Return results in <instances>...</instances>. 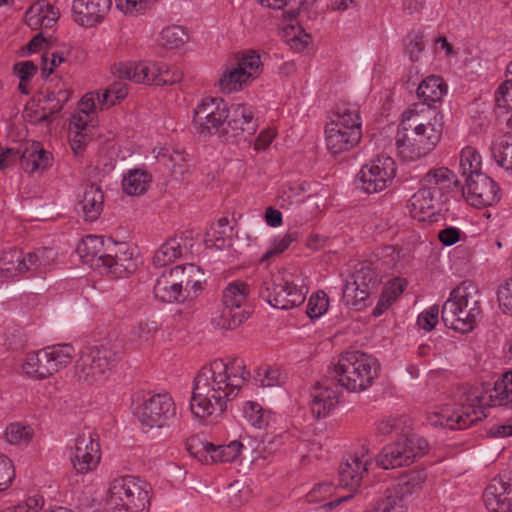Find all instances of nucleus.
<instances>
[{"mask_svg": "<svg viewBox=\"0 0 512 512\" xmlns=\"http://www.w3.org/2000/svg\"><path fill=\"white\" fill-rule=\"evenodd\" d=\"M483 501L490 512H512V475L504 471L495 476L483 493Z\"/></svg>", "mask_w": 512, "mask_h": 512, "instance_id": "f3484780", "label": "nucleus"}, {"mask_svg": "<svg viewBox=\"0 0 512 512\" xmlns=\"http://www.w3.org/2000/svg\"><path fill=\"white\" fill-rule=\"evenodd\" d=\"M13 70L21 82H29L36 74L37 66L32 61H23L16 63Z\"/></svg>", "mask_w": 512, "mask_h": 512, "instance_id": "69168bd1", "label": "nucleus"}, {"mask_svg": "<svg viewBox=\"0 0 512 512\" xmlns=\"http://www.w3.org/2000/svg\"><path fill=\"white\" fill-rule=\"evenodd\" d=\"M74 348L70 344H58L28 353L23 371L34 379H44L66 367L73 359Z\"/></svg>", "mask_w": 512, "mask_h": 512, "instance_id": "1a4fd4ad", "label": "nucleus"}, {"mask_svg": "<svg viewBox=\"0 0 512 512\" xmlns=\"http://www.w3.org/2000/svg\"><path fill=\"white\" fill-rule=\"evenodd\" d=\"M447 93V85L439 76H429L424 79L417 88V96L423 104L429 107L432 102H438L443 99Z\"/></svg>", "mask_w": 512, "mask_h": 512, "instance_id": "2f4dec72", "label": "nucleus"}, {"mask_svg": "<svg viewBox=\"0 0 512 512\" xmlns=\"http://www.w3.org/2000/svg\"><path fill=\"white\" fill-rule=\"evenodd\" d=\"M373 291L370 289H364L357 287L355 284L346 283L343 288V300L346 305L355 308L356 310H362L367 306L366 300Z\"/></svg>", "mask_w": 512, "mask_h": 512, "instance_id": "4c0bfd02", "label": "nucleus"}, {"mask_svg": "<svg viewBox=\"0 0 512 512\" xmlns=\"http://www.w3.org/2000/svg\"><path fill=\"white\" fill-rule=\"evenodd\" d=\"M406 418L404 416H389L381 420L377 425V431L381 435L395 434L402 436H409L405 432Z\"/></svg>", "mask_w": 512, "mask_h": 512, "instance_id": "c03bdc74", "label": "nucleus"}, {"mask_svg": "<svg viewBox=\"0 0 512 512\" xmlns=\"http://www.w3.org/2000/svg\"><path fill=\"white\" fill-rule=\"evenodd\" d=\"M178 285L169 271L164 272L154 285V295L166 303L184 302L189 299V293L178 291Z\"/></svg>", "mask_w": 512, "mask_h": 512, "instance_id": "7c9ffc66", "label": "nucleus"}, {"mask_svg": "<svg viewBox=\"0 0 512 512\" xmlns=\"http://www.w3.org/2000/svg\"><path fill=\"white\" fill-rule=\"evenodd\" d=\"M427 447V441L416 434L402 436L382 448L378 454L377 463L383 469L407 466L424 454Z\"/></svg>", "mask_w": 512, "mask_h": 512, "instance_id": "9d476101", "label": "nucleus"}, {"mask_svg": "<svg viewBox=\"0 0 512 512\" xmlns=\"http://www.w3.org/2000/svg\"><path fill=\"white\" fill-rule=\"evenodd\" d=\"M150 0H115L116 7L125 14L143 11Z\"/></svg>", "mask_w": 512, "mask_h": 512, "instance_id": "338daca9", "label": "nucleus"}, {"mask_svg": "<svg viewBox=\"0 0 512 512\" xmlns=\"http://www.w3.org/2000/svg\"><path fill=\"white\" fill-rule=\"evenodd\" d=\"M161 63L138 64V74L135 77L136 83L156 85L155 76H158Z\"/></svg>", "mask_w": 512, "mask_h": 512, "instance_id": "864d4df0", "label": "nucleus"}, {"mask_svg": "<svg viewBox=\"0 0 512 512\" xmlns=\"http://www.w3.org/2000/svg\"><path fill=\"white\" fill-rule=\"evenodd\" d=\"M69 99L70 91L66 89L47 91L44 95V100H56V104L50 106V113H59Z\"/></svg>", "mask_w": 512, "mask_h": 512, "instance_id": "052dcab7", "label": "nucleus"}, {"mask_svg": "<svg viewBox=\"0 0 512 512\" xmlns=\"http://www.w3.org/2000/svg\"><path fill=\"white\" fill-rule=\"evenodd\" d=\"M228 117L227 104L221 98H204L194 109L193 124L200 134L217 132Z\"/></svg>", "mask_w": 512, "mask_h": 512, "instance_id": "2eb2a0df", "label": "nucleus"}, {"mask_svg": "<svg viewBox=\"0 0 512 512\" xmlns=\"http://www.w3.org/2000/svg\"><path fill=\"white\" fill-rule=\"evenodd\" d=\"M177 282L178 291L189 293V298H194L202 290L203 271L193 264L177 265L169 270Z\"/></svg>", "mask_w": 512, "mask_h": 512, "instance_id": "a878e982", "label": "nucleus"}, {"mask_svg": "<svg viewBox=\"0 0 512 512\" xmlns=\"http://www.w3.org/2000/svg\"><path fill=\"white\" fill-rule=\"evenodd\" d=\"M53 14H56L58 18L60 17V12L58 8L54 7L52 4L46 1H39L35 3L26 12V15H35L45 18H50V16H52Z\"/></svg>", "mask_w": 512, "mask_h": 512, "instance_id": "680f3d73", "label": "nucleus"}, {"mask_svg": "<svg viewBox=\"0 0 512 512\" xmlns=\"http://www.w3.org/2000/svg\"><path fill=\"white\" fill-rule=\"evenodd\" d=\"M462 192L466 200L477 208L492 206L500 200L498 184L484 173H476L466 178Z\"/></svg>", "mask_w": 512, "mask_h": 512, "instance_id": "dca6fc26", "label": "nucleus"}, {"mask_svg": "<svg viewBox=\"0 0 512 512\" xmlns=\"http://www.w3.org/2000/svg\"><path fill=\"white\" fill-rule=\"evenodd\" d=\"M379 362L361 351H346L339 356L329 378L314 385L311 412L317 418L325 417L339 401V393L333 387H342L358 393L368 389L378 377Z\"/></svg>", "mask_w": 512, "mask_h": 512, "instance_id": "f03ea898", "label": "nucleus"}, {"mask_svg": "<svg viewBox=\"0 0 512 512\" xmlns=\"http://www.w3.org/2000/svg\"><path fill=\"white\" fill-rule=\"evenodd\" d=\"M43 506L41 497H29L25 502L6 508L7 512H39Z\"/></svg>", "mask_w": 512, "mask_h": 512, "instance_id": "e2e57ef3", "label": "nucleus"}, {"mask_svg": "<svg viewBox=\"0 0 512 512\" xmlns=\"http://www.w3.org/2000/svg\"><path fill=\"white\" fill-rule=\"evenodd\" d=\"M255 380L262 387L272 388L281 386L285 382L286 376L277 367L265 366L258 369Z\"/></svg>", "mask_w": 512, "mask_h": 512, "instance_id": "79ce46f5", "label": "nucleus"}, {"mask_svg": "<svg viewBox=\"0 0 512 512\" xmlns=\"http://www.w3.org/2000/svg\"><path fill=\"white\" fill-rule=\"evenodd\" d=\"M431 114L421 118L416 109L409 108L402 114L395 143L398 155L404 160L415 161L435 149L443 133V115L428 109Z\"/></svg>", "mask_w": 512, "mask_h": 512, "instance_id": "7ed1b4c3", "label": "nucleus"}, {"mask_svg": "<svg viewBox=\"0 0 512 512\" xmlns=\"http://www.w3.org/2000/svg\"><path fill=\"white\" fill-rule=\"evenodd\" d=\"M396 175V164L389 156L377 157L370 164L362 166L358 181L366 193H377L386 189Z\"/></svg>", "mask_w": 512, "mask_h": 512, "instance_id": "ddd939ff", "label": "nucleus"}, {"mask_svg": "<svg viewBox=\"0 0 512 512\" xmlns=\"http://www.w3.org/2000/svg\"><path fill=\"white\" fill-rule=\"evenodd\" d=\"M103 203L104 194L101 187L95 183L87 185L79 202L84 219L89 222L97 220L102 213Z\"/></svg>", "mask_w": 512, "mask_h": 512, "instance_id": "c85d7f7f", "label": "nucleus"}, {"mask_svg": "<svg viewBox=\"0 0 512 512\" xmlns=\"http://www.w3.org/2000/svg\"><path fill=\"white\" fill-rule=\"evenodd\" d=\"M155 79L156 86L172 85L182 79V73L178 71L171 72L165 64L161 63L160 71Z\"/></svg>", "mask_w": 512, "mask_h": 512, "instance_id": "0e129e2a", "label": "nucleus"}, {"mask_svg": "<svg viewBox=\"0 0 512 512\" xmlns=\"http://www.w3.org/2000/svg\"><path fill=\"white\" fill-rule=\"evenodd\" d=\"M438 315V306H431L418 316L417 323L422 329L431 331L438 323Z\"/></svg>", "mask_w": 512, "mask_h": 512, "instance_id": "bf43d9fd", "label": "nucleus"}, {"mask_svg": "<svg viewBox=\"0 0 512 512\" xmlns=\"http://www.w3.org/2000/svg\"><path fill=\"white\" fill-rule=\"evenodd\" d=\"M352 282L347 281L348 284H355L357 287L370 289L374 291L379 284L378 275L374 269L368 266H362L352 274Z\"/></svg>", "mask_w": 512, "mask_h": 512, "instance_id": "a18cd8bd", "label": "nucleus"}, {"mask_svg": "<svg viewBox=\"0 0 512 512\" xmlns=\"http://www.w3.org/2000/svg\"><path fill=\"white\" fill-rule=\"evenodd\" d=\"M152 181V175L143 169H131L123 177L122 188L127 195L145 193Z\"/></svg>", "mask_w": 512, "mask_h": 512, "instance_id": "473e14b6", "label": "nucleus"}, {"mask_svg": "<svg viewBox=\"0 0 512 512\" xmlns=\"http://www.w3.org/2000/svg\"><path fill=\"white\" fill-rule=\"evenodd\" d=\"M111 8V0H74L72 16L83 27H92L100 23Z\"/></svg>", "mask_w": 512, "mask_h": 512, "instance_id": "5701e85b", "label": "nucleus"}, {"mask_svg": "<svg viewBox=\"0 0 512 512\" xmlns=\"http://www.w3.org/2000/svg\"><path fill=\"white\" fill-rule=\"evenodd\" d=\"M176 413L169 394H156L140 404L135 412L138 420L150 428H162Z\"/></svg>", "mask_w": 512, "mask_h": 512, "instance_id": "4468645a", "label": "nucleus"}, {"mask_svg": "<svg viewBox=\"0 0 512 512\" xmlns=\"http://www.w3.org/2000/svg\"><path fill=\"white\" fill-rule=\"evenodd\" d=\"M125 355V342L118 336H108L84 347L75 365L79 381L93 385L108 379Z\"/></svg>", "mask_w": 512, "mask_h": 512, "instance_id": "20e7f679", "label": "nucleus"}, {"mask_svg": "<svg viewBox=\"0 0 512 512\" xmlns=\"http://www.w3.org/2000/svg\"><path fill=\"white\" fill-rule=\"evenodd\" d=\"M56 257L57 252L53 248H37L17 260L16 270L19 273L29 272L33 276H40L51 270Z\"/></svg>", "mask_w": 512, "mask_h": 512, "instance_id": "393cba45", "label": "nucleus"}, {"mask_svg": "<svg viewBox=\"0 0 512 512\" xmlns=\"http://www.w3.org/2000/svg\"><path fill=\"white\" fill-rule=\"evenodd\" d=\"M329 124H342L344 127H349L351 130L355 129L362 131L361 117L357 108H338L335 113V119H333Z\"/></svg>", "mask_w": 512, "mask_h": 512, "instance_id": "49530a36", "label": "nucleus"}, {"mask_svg": "<svg viewBox=\"0 0 512 512\" xmlns=\"http://www.w3.org/2000/svg\"><path fill=\"white\" fill-rule=\"evenodd\" d=\"M67 52L64 50L46 51L42 56L41 74L48 78L61 63L66 60Z\"/></svg>", "mask_w": 512, "mask_h": 512, "instance_id": "8fccbe9b", "label": "nucleus"}, {"mask_svg": "<svg viewBox=\"0 0 512 512\" xmlns=\"http://www.w3.org/2000/svg\"><path fill=\"white\" fill-rule=\"evenodd\" d=\"M91 431L82 432L75 439V448L71 457L74 469L79 474H87L98 466L101 459L99 442Z\"/></svg>", "mask_w": 512, "mask_h": 512, "instance_id": "a211bd4d", "label": "nucleus"}, {"mask_svg": "<svg viewBox=\"0 0 512 512\" xmlns=\"http://www.w3.org/2000/svg\"><path fill=\"white\" fill-rule=\"evenodd\" d=\"M211 447V442L203 440L198 436H192L186 442V449L189 454L204 464H209Z\"/></svg>", "mask_w": 512, "mask_h": 512, "instance_id": "37998d69", "label": "nucleus"}, {"mask_svg": "<svg viewBox=\"0 0 512 512\" xmlns=\"http://www.w3.org/2000/svg\"><path fill=\"white\" fill-rule=\"evenodd\" d=\"M112 73L120 79H129L135 82V77L138 74V65L132 63H119L112 67Z\"/></svg>", "mask_w": 512, "mask_h": 512, "instance_id": "774afa93", "label": "nucleus"}, {"mask_svg": "<svg viewBox=\"0 0 512 512\" xmlns=\"http://www.w3.org/2000/svg\"><path fill=\"white\" fill-rule=\"evenodd\" d=\"M445 204L440 197L424 187H420L409 199L408 208L413 218L418 221L438 222L441 218L442 206Z\"/></svg>", "mask_w": 512, "mask_h": 512, "instance_id": "aec40b11", "label": "nucleus"}, {"mask_svg": "<svg viewBox=\"0 0 512 512\" xmlns=\"http://www.w3.org/2000/svg\"><path fill=\"white\" fill-rule=\"evenodd\" d=\"M299 238L298 232H287L281 238H275L272 246L262 255L260 263L269 261L272 257L282 254L290 245Z\"/></svg>", "mask_w": 512, "mask_h": 512, "instance_id": "de8ad7c7", "label": "nucleus"}, {"mask_svg": "<svg viewBox=\"0 0 512 512\" xmlns=\"http://www.w3.org/2000/svg\"><path fill=\"white\" fill-rule=\"evenodd\" d=\"M328 307V296L325 292L318 291L309 298L306 313L310 319H317L328 310Z\"/></svg>", "mask_w": 512, "mask_h": 512, "instance_id": "09e8293b", "label": "nucleus"}, {"mask_svg": "<svg viewBox=\"0 0 512 512\" xmlns=\"http://www.w3.org/2000/svg\"><path fill=\"white\" fill-rule=\"evenodd\" d=\"M242 448L243 444L237 440H234L227 445H214L212 443L209 463L232 462L240 455Z\"/></svg>", "mask_w": 512, "mask_h": 512, "instance_id": "e433bc0d", "label": "nucleus"}, {"mask_svg": "<svg viewBox=\"0 0 512 512\" xmlns=\"http://www.w3.org/2000/svg\"><path fill=\"white\" fill-rule=\"evenodd\" d=\"M33 435L30 426L20 423L10 424L5 431V438L10 444L27 443Z\"/></svg>", "mask_w": 512, "mask_h": 512, "instance_id": "3c124183", "label": "nucleus"}, {"mask_svg": "<svg viewBox=\"0 0 512 512\" xmlns=\"http://www.w3.org/2000/svg\"><path fill=\"white\" fill-rule=\"evenodd\" d=\"M426 479V474L420 471H412L401 477L399 486L403 493H411L416 489H420Z\"/></svg>", "mask_w": 512, "mask_h": 512, "instance_id": "6e6d98bb", "label": "nucleus"}, {"mask_svg": "<svg viewBox=\"0 0 512 512\" xmlns=\"http://www.w3.org/2000/svg\"><path fill=\"white\" fill-rule=\"evenodd\" d=\"M184 240L171 237L165 241L155 252L153 264L157 267H164L182 256Z\"/></svg>", "mask_w": 512, "mask_h": 512, "instance_id": "72a5a7b5", "label": "nucleus"}, {"mask_svg": "<svg viewBox=\"0 0 512 512\" xmlns=\"http://www.w3.org/2000/svg\"><path fill=\"white\" fill-rule=\"evenodd\" d=\"M51 160L52 155L45 151L38 142H34L30 147L25 148L20 156L21 167L28 173L46 169L50 166Z\"/></svg>", "mask_w": 512, "mask_h": 512, "instance_id": "c756f323", "label": "nucleus"}, {"mask_svg": "<svg viewBox=\"0 0 512 512\" xmlns=\"http://www.w3.org/2000/svg\"><path fill=\"white\" fill-rule=\"evenodd\" d=\"M326 147L333 155L350 151L358 145L362 131L349 129L342 124H327L325 128Z\"/></svg>", "mask_w": 512, "mask_h": 512, "instance_id": "b1692460", "label": "nucleus"}, {"mask_svg": "<svg viewBox=\"0 0 512 512\" xmlns=\"http://www.w3.org/2000/svg\"><path fill=\"white\" fill-rule=\"evenodd\" d=\"M261 65L259 54L252 51L242 55L234 64L226 67L218 81L219 88L227 94L242 89L259 75Z\"/></svg>", "mask_w": 512, "mask_h": 512, "instance_id": "f8f14e48", "label": "nucleus"}, {"mask_svg": "<svg viewBox=\"0 0 512 512\" xmlns=\"http://www.w3.org/2000/svg\"><path fill=\"white\" fill-rule=\"evenodd\" d=\"M307 292L302 275H287L264 282L259 294L272 307L287 310L304 303Z\"/></svg>", "mask_w": 512, "mask_h": 512, "instance_id": "6e6552de", "label": "nucleus"}, {"mask_svg": "<svg viewBox=\"0 0 512 512\" xmlns=\"http://www.w3.org/2000/svg\"><path fill=\"white\" fill-rule=\"evenodd\" d=\"M108 240L112 238L87 235L77 245V253L84 263L102 267L104 258H107Z\"/></svg>", "mask_w": 512, "mask_h": 512, "instance_id": "bb28decb", "label": "nucleus"}, {"mask_svg": "<svg viewBox=\"0 0 512 512\" xmlns=\"http://www.w3.org/2000/svg\"><path fill=\"white\" fill-rule=\"evenodd\" d=\"M481 312L476 288L464 282L451 291L442 306L441 318L447 327L467 333L475 328Z\"/></svg>", "mask_w": 512, "mask_h": 512, "instance_id": "39448f33", "label": "nucleus"}, {"mask_svg": "<svg viewBox=\"0 0 512 512\" xmlns=\"http://www.w3.org/2000/svg\"><path fill=\"white\" fill-rule=\"evenodd\" d=\"M367 461L351 456L339 467V485L356 491L361 484L363 475L367 473Z\"/></svg>", "mask_w": 512, "mask_h": 512, "instance_id": "cd10ccee", "label": "nucleus"}, {"mask_svg": "<svg viewBox=\"0 0 512 512\" xmlns=\"http://www.w3.org/2000/svg\"><path fill=\"white\" fill-rule=\"evenodd\" d=\"M460 169L466 178L481 172V157L480 154L470 146L462 149L460 154Z\"/></svg>", "mask_w": 512, "mask_h": 512, "instance_id": "58836bf2", "label": "nucleus"}, {"mask_svg": "<svg viewBox=\"0 0 512 512\" xmlns=\"http://www.w3.org/2000/svg\"><path fill=\"white\" fill-rule=\"evenodd\" d=\"M503 82L495 93V102L499 108L512 111V76Z\"/></svg>", "mask_w": 512, "mask_h": 512, "instance_id": "603ef678", "label": "nucleus"}, {"mask_svg": "<svg viewBox=\"0 0 512 512\" xmlns=\"http://www.w3.org/2000/svg\"><path fill=\"white\" fill-rule=\"evenodd\" d=\"M409 41L405 45L406 53L412 61L419 59L420 53L424 50V36L422 33H416L408 36Z\"/></svg>", "mask_w": 512, "mask_h": 512, "instance_id": "13d9d810", "label": "nucleus"}, {"mask_svg": "<svg viewBox=\"0 0 512 512\" xmlns=\"http://www.w3.org/2000/svg\"><path fill=\"white\" fill-rule=\"evenodd\" d=\"M492 155L497 164L512 174V135H503L492 147Z\"/></svg>", "mask_w": 512, "mask_h": 512, "instance_id": "c9c22d12", "label": "nucleus"}, {"mask_svg": "<svg viewBox=\"0 0 512 512\" xmlns=\"http://www.w3.org/2000/svg\"><path fill=\"white\" fill-rule=\"evenodd\" d=\"M497 298L502 311L512 316V277L499 286Z\"/></svg>", "mask_w": 512, "mask_h": 512, "instance_id": "5fc2aeb1", "label": "nucleus"}, {"mask_svg": "<svg viewBox=\"0 0 512 512\" xmlns=\"http://www.w3.org/2000/svg\"><path fill=\"white\" fill-rule=\"evenodd\" d=\"M247 422L255 428L262 429L269 423L270 412L262 408L257 402L249 401L243 408Z\"/></svg>", "mask_w": 512, "mask_h": 512, "instance_id": "a19ab883", "label": "nucleus"}, {"mask_svg": "<svg viewBox=\"0 0 512 512\" xmlns=\"http://www.w3.org/2000/svg\"><path fill=\"white\" fill-rule=\"evenodd\" d=\"M486 417L484 396L478 388H474L463 392L457 403L443 405L434 413L431 423L452 430H461Z\"/></svg>", "mask_w": 512, "mask_h": 512, "instance_id": "423d86ee", "label": "nucleus"}, {"mask_svg": "<svg viewBox=\"0 0 512 512\" xmlns=\"http://www.w3.org/2000/svg\"><path fill=\"white\" fill-rule=\"evenodd\" d=\"M15 478L12 461L5 455H0V492L6 490Z\"/></svg>", "mask_w": 512, "mask_h": 512, "instance_id": "4d7b16f0", "label": "nucleus"}, {"mask_svg": "<svg viewBox=\"0 0 512 512\" xmlns=\"http://www.w3.org/2000/svg\"><path fill=\"white\" fill-rule=\"evenodd\" d=\"M494 393L489 396L493 406L512 408V370L504 373L502 379L495 382Z\"/></svg>", "mask_w": 512, "mask_h": 512, "instance_id": "f704fd0d", "label": "nucleus"}, {"mask_svg": "<svg viewBox=\"0 0 512 512\" xmlns=\"http://www.w3.org/2000/svg\"><path fill=\"white\" fill-rule=\"evenodd\" d=\"M189 39L186 29L182 26L172 25L161 32V44L167 49H174L185 44Z\"/></svg>", "mask_w": 512, "mask_h": 512, "instance_id": "ea45409f", "label": "nucleus"}, {"mask_svg": "<svg viewBox=\"0 0 512 512\" xmlns=\"http://www.w3.org/2000/svg\"><path fill=\"white\" fill-rule=\"evenodd\" d=\"M102 267L106 268L108 274L118 279L133 273L137 264L128 244L112 239L108 240L107 258H104Z\"/></svg>", "mask_w": 512, "mask_h": 512, "instance_id": "6ab92c4d", "label": "nucleus"}, {"mask_svg": "<svg viewBox=\"0 0 512 512\" xmlns=\"http://www.w3.org/2000/svg\"><path fill=\"white\" fill-rule=\"evenodd\" d=\"M151 491V485L139 477H118L110 484L109 504L113 512H148Z\"/></svg>", "mask_w": 512, "mask_h": 512, "instance_id": "0eeeda50", "label": "nucleus"}, {"mask_svg": "<svg viewBox=\"0 0 512 512\" xmlns=\"http://www.w3.org/2000/svg\"><path fill=\"white\" fill-rule=\"evenodd\" d=\"M459 180L453 171L446 167L429 170L421 180V186L440 197L445 203L451 193L459 188Z\"/></svg>", "mask_w": 512, "mask_h": 512, "instance_id": "4be33fe9", "label": "nucleus"}, {"mask_svg": "<svg viewBox=\"0 0 512 512\" xmlns=\"http://www.w3.org/2000/svg\"><path fill=\"white\" fill-rule=\"evenodd\" d=\"M249 286L243 281L230 283L223 291L219 325L226 330H233L240 326L251 313L247 303Z\"/></svg>", "mask_w": 512, "mask_h": 512, "instance_id": "9b49d317", "label": "nucleus"}, {"mask_svg": "<svg viewBox=\"0 0 512 512\" xmlns=\"http://www.w3.org/2000/svg\"><path fill=\"white\" fill-rule=\"evenodd\" d=\"M225 122V134L241 137L244 140L254 135L258 127L253 111L244 104L232 105L231 109L228 108V117Z\"/></svg>", "mask_w": 512, "mask_h": 512, "instance_id": "412c9836", "label": "nucleus"}, {"mask_svg": "<svg viewBox=\"0 0 512 512\" xmlns=\"http://www.w3.org/2000/svg\"><path fill=\"white\" fill-rule=\"evenodd\" d=\"M248 377L244 361L239 358L215 359L203 366L194 378L190 400L192 414L200 419L222 415Z\"/></svg>", "mask_w": 512, "mask_h": 512, "instance_id": "f257e3e1", "label": "nucleus"}]
</instances>
